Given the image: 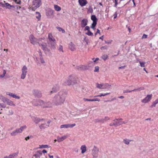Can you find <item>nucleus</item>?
Instances as JSON below:
<instances>
[{"label": "nucleus", "instance_id": "nucleus-1", "mask_svg": "<svg viewBox=\"0 0 158 158\" xmlns=\"http://www.w3.org/2000/svg\"><path fill=\"white\" fill-rule=\"evenodd\" d=\"M66 94L63 91H60L54 97L53 102L56 105H61L65 101Z\"/></svg>", "mask_w": 158, "mask_h": 158}, {"label": "nucleus", "instance_id": "nucleus-2", "mask_svg": "<svg viewBox=\"0 0 158 158\" xmlns=\"http://www.w3.org/2000/svg\"><path fill=\"white\" fill-rule=\"evenodd\" d=\"M45 40L44 38H39L38 40V43L45 53L47 54L50 52V50L48 47L47 44L45 42Z\"/></svg>", "mask_w": 158, "mask_h": 158}, {"label": "nucleus", "instance_id": "nucleus-3", "mask_svg": "<svg viewBox=\"0 0 158 158\" xmlns=\"http://www.w3.org/2000/svg\"><path fill=\"white\" fill-rule=\"evenodd\" d=\"M48 43L49 46L52 48L54 49L56 48V40L53 37L52 34L49 33L48 34Z\"/></svg>", "mask_w": 158, "mask_h": 158}, {"label": "nucleus", "instance_id": "nucleus-4", "mask_svg": "<svg viewBox=\"0 0 158 158\" xmlns=\"http://www.w3.org/2000/svg\"><path fill=\"white\" fill-rule=\"evenodd\" d=\"M41 4V0H33L32 4V9L33 10H35L40 7Z\"/></svg>", "mask_w": 158, "mask_h": 158}, {"label": "nucleus", "instance_id": "nucleus-5", "mask_svg": "<svg viewBox=\"0 0 158 158\" xmlns=\"http://www.w3.org/2000/svg\"><path fill=\"white\" fill-rule=\"evenodd\" d=\"M27 68L26 65H24L22 69V73L21 78L24 79L25 78L27 72Z\"/></svg>", "mask_w": 158, "mask_h": 158}, {"label": "nucleus", "instance_id": "nucleus-6", "mask_svg": "<svg viewBox=\"0 0 158 158\" xmlns=\"http://www.w3.org/2000/svg\"><path fill=\"white\" fill-rule=\"evenodd\" d=\"M114 122L111 123L110 124V126H114L115 127H118L121 125L123 124H125L127 123V122L122 121H118V120H116Z\"/></svg>", "mask_w": 158, "mask_h": 158}, {"label": "nucleus", "instance_id": "nucleus-7", "mask_svg": "<svg viewBox=\"0 0 158 158\" xmlns=\"http://www.w3.org/2000/svg\"><path fill=\"white\" fill-rule=\"evenodd\" d=\"M29 40L31 43L34 45L38 43L39 39L35 38L33 35H31L29 36Z\"/></svg>", "mask_w": 158, "mask_h": 158}, {"label": "nucleus", "instance_id": "nucleus-8", "mask_svg": "<svg viewBox=\"0 0 158 158\" xmlns=\"http://www.w3.org/2000/svg\"><path fill=\"white\" fill-rule=\"evenodd\" d=\"M69 79L71 82V85H73L77 83L76 78L73 75H71L69 77Z\"/></svg>", "mask_w": 158, "mask_h": 158}, {"label": "nucleus", "instance_id": "nucleus-9", "mask_svg": "<svg viewBox=\"0 0 158 158\" xmlns=\"http://www.w3.org/2000/svg\"><path fill=\"white\" fill-rule=\"evenodd\" d=\"M76 125L75 123L72 124H67L61 125L60 126L61 128H72L75 126Z\"/></svg>", "mask_w": 158, "mask_h": 158}, {"label": "nucleus", "instance_id": "nucleus-10", "mask_svg": "<svg viewBox=\"0 0 158 158\" xmlns=\"http://www.w3.org/2000/svg\"><path fill=\"white\" fill-rule=\"evenodd\" d=\"M152 96V94H148L147 96L143 99L142 100V102L146 103L150 101Z\"/></svg>", "mask_w": 158, "mask_h": 158}, {"label": "nucleus", "instance_id": "nucleus-11", "mask_svg": "<svg viewBox=\"0 0 158 158\" xmlns=\"http://www.w3.org/2000/svg\"><path fill=\"white\" fill-rule=\"evenodd\" d=\"M35 101H34L32 102V104L36 106H38V105H40L42 107V106L43 105V103H44V101L40 100H38L36 101L37 103H35Z\"/></svg>", "mask_w": 158, "mask_h": 158}, {"label": "nucleus", "instance_id": "nucleus-12", "mask_svg": "<svg viewBox=\"0 0 158 158\" xmlns=\"http://www.w3.org/2000/svg\"><path fill=\"white\" fill-rule=\"evenodd\" d=\"M76 68L79 70H85L88 69L87 66L82 65L77 66Z\"/></svg>", "mask_w": 158, "mask_h": 158}, {"label": "nucleus", "instance_id": "nucleus-13", "mask_svg": "<svg viewBox=\"0 0 158 158\" xmlns=\"http://www.w3.org/2000/svg\"><path fill=\"white\" fill-rule=\"evenodd\" d=\"M43 104L42 107L44 108H50L52 106L51 103L48 101L46 102L44 101V103Z\"/></svg>", "mask_w": 158, "mask_h": 158}, {"label": "nucleus", "instance_id": "nucleus-14", "mask_svg": "<svg viewBox=\"0 0 158 158\" xmlns=\"http://www.w3.org/2000/svg\"><path fill=\"white\" fill-rule=\"evenodd\" d=\"M59 89V85H56L54 86L52 88V90L50 92V94H52L53 93L57 92Z\"/></svg>", "mask_w": 158, "mask_h": 158}, {"label": "nucleus", "instance_id": "nucleus-15", "mask_svg": "<svg viewBox=\"0 0 158 158\" xmlns=\"http://www.w3.org/2000/svg\"><path fill=\"white\" fill-rule=\"evenodd\" d=\"M42 153L41 151H37L36 153L33 155L35 158H40V157L42 155Z\"/></svg>", "mask_w": 158, "mask_h": 158}, {"label": "nucleus", "instance_id": "nucleus-16", "mask_svg": "<svg viewBox=\"0 0 158 158\" xmlns=\"http://www.w3.org/2000/svg\"><path fill=\"white\" fill-rule=\"evenodd\" d=\"M78 2L81 6H83L87 3V2L86 0H79Z\"/></svg>", "mask_w": 158, "mask_h": 158}, {"label": "nucleus", "instance_id": "nucleus-17", "mask_svg": "<svg viewBox=\"0 0 158 158\" xmlns=\"http://www.w3.org/2000/svg\"><path fill=\"white\" fill-rule=\"evenodd\" d=\"M69 48L72 51H74L75 50L76 48L75 45L72 42H71L69 44Z\"/></svg>", "mask_w": 158, "mask_h": 158}, {"label": "nucleus", "instance_id": "nucleus-18", "mask_svg": "<svg viewBox=\"0 0 158 158\" xmlns=\"http://www.w3.org/2000/svg\"><path fill=\"white\" fill-rule=\"evenodd\" d=\"M88 21L87 19H83L81 20V26L82 27H85L87 25Z\"/></svg>", "mask_w": 158, "mask_h": 158}, {"label": "nucleus", "instance_id": "nucleus-19", "mask_svg": "<svg viewBox=\"0 0 158 158\" xmlns=\"http://www.w3.org/2000/svg\"><path fill=\"white\" fill-rule=\"evenodd\" d=\"M33 121L36 123L37 124L40 122V118L36 117L33 116L31 117Z\"/></svg>", "mask_w": 158, "mask_h": 158}, {"label": "nucleus", "instance_id": "nucleus-20", "mask_svg": "<svg viewBox=\"0 0 158 158\" xmlns=\"http://www.w3.org/2000/svg\"><path fill=\"white\" fill-rule=\"evenodd\" d=\"M34 94L37 97H40L42 96L41 92L38 90H35L34 91Z\"/></svg>", "mask_w": 158, "mask_h": 158}, {"label": "nucleus", "instance_id": "nucleus-21", "mask_svg": "<svg viewBox=\"0 0 158 158\" xmlns=\"http://www.w3.org/2000/svg\"><path fill=\"white\" fill-rule=\"evenodd\" d=\"M67 138V136L65 135H63L62 137L58 136L57 137V141L60 142L63 141L64 139Z\"/></svg>", "mask_w": 158, "mask_h": 158}, {"label": "nucleus", "instance_id": "nucleus-22", "mask_svg": "<svg viewBox=\"0 0 158 158\" xmlns=\"http://www.w3.org/2000/svg\"><path fill=\"white\" fill-rule=\"evenodd\" d=\"M84 100L85 101H100V99L98 98H93L92 99H89L87 98H84Z\"/></svg>", "mask_w": 158, "mask_h": 158}, {"label": "nucleus", "instance_id": "nucleus-23", "mask_svg": "<svg viewBox=\"0 0 158 158\" xmlns=\"http://www.w3.org/2000/svg\"><path fill=\"white\" fill-rule=\"evenodd\" d=\"M98 152V150L97 148L94 146V148L92 150V155H96Z\"/></svg>", "mask_w": 158, "mask_h": 158}, {"label": "nucleus", "instance_id": "nucleus-24", "mask_svg": "<svg viewBox=\"0 0 158 158\" xmlns=\"http://www.w3.org/2000/svg\"><path fill=\"white\" fill-rule=\"evenodd\" d=\"M94 121L95 123H102L104 122V118H97L94 120Z\"/></svg>", "mask_w": 158, "mask_h": 158}, {"label": "nucleus", "instance_id": "nucleus-25", "mask_svg": "<svg viewBox=\"0 0 158 158\" xmlns=\"http://www.w3.org/2000/svg\"><path fill=\"white\" fill-rule=\"evenodd\" d=\"M39 127L40 129H44L45 128H47L49 127V125L46 124L45 123H43L40 125Z\"/></svg>", "mask_w": 158, "mask_h": 158}, {"label": "nucleus", "instance_id": "nucleus-26", "mask_svg": "<svg viewBox=\"0 0 158 158\" xmlns=\"http://www.w3.org/2000/svg\"><path fill=\"white\" fill-rule=\"evenodd\" d=\"M18 152L13 153L10 154L9 156V158H14L16 157L18 154Z\"/></svg>", "mask_w": 158, "mask_h": 158}, {"label": "nucleus", "instance_id": "nucleus-27", "mask_svg": "<svg viewBox=\"0 0 158 158\" xmlns=\"http://www.w3.org/2000/svg\"><path fill=\"white\" fill-rule=\"evenodd\" d=\"M81 153L84 154L86 151V147L85 145H83L81 146Z\"/></svg>", "mask_w": 158, "mask_h": 158}, {"label": "nucleus", "instance_id": "nucleus-28", "mask_svg": "<svg viewBox=\"0 0 158 158\" xmlns=\"http://www.w3.org/2000/svg\"><path fill=\"white\" fill-rule=\"evenodd\" d=\"M63 84L65 85H71V82L70 81V80L69 79V77L68 79L64 81Z\"/></svg>", "mask_w": 158, "mask_h": 158}, {"label": "nucleus", "instance_id": "nucleus-29", "mask_svg": "<svg viewBox=\"0 0 158 158\" xmlns=\"http://www.w3.org/2000/svg\"><path fill=\"white\" fill-rule=\"evenodd\" d=\"M6 103H7L8 105L10 106H15V104L13 103V102L9 99Z\"/></svg>", "mask_w": 158, "mask_h": 158}, {"label": "nucleus", "instance_id": "nucleus-30", "mask_svg": "<svg viewBox=\"0 0 158 158\" xmlns=\"http://www.w3.org/2000/svg\"><path fill=\"white\" fill-rule=\"evenodd\" d=\"M132 141L131 140H129L127 139H125L123 140V142L127 145H128L129 144L130 142Z\"/></svg>", "mask_w": 158, "mask_h": 158}, {"label": "nucleus", "instance_id": "nucleus-31", "mask_svg": "<svg viewBox=\"0 0 158 158\" xmlns=\"http://www.w3.org/2000/svg\"><path fill=\"white\" fill-rule=\"evenodd\" d=\"M97 87L98 88L101 89H103V88H105V87H104V85H103V84H99L98 83H97L96 84Z\"/></svg>", "mask_w": 158, "mask_h": 158}, {"label": "nucleus", "instance_id": "nucleus-32", "mask_svg": "<svg viewBox=\"0 0 158 158\" xmlns=\"http://www.w3.org/2000/svg\"><path fill=\"white\" fill-rule=\"evenodd\" d=\"M39 55L40 56V59L41 61V62L43 64L45 63V61L44 60V59L43 58L42 56V54L41 52L40 51L39 52Z\"/></svg>", "mask_w": 158, "mask_h": 158}, {"label": "nucleus", "instance_id": "nucleus-33", "mask_svg": "<svg viewBox=\"0 0 158 158\" xmlns=\"http://www.w3.org/2000/svg\"><path fill=\"white\" fill-rule=\"evenodd\" d=\"M54 8L55 10L57 11H60L61 10V7L56 5H54Z\"/></svg>", "mask_w": 158, "mask_h": 158}, {"label": "nucleus", "instance_id": "nucleus-34", "mask_svg": "<svg viewBox=\"0 0 158 158\" xmlns=\"http://www.w3.org/2000/svg\"><path fill=\"white\" fill-rule=\"evenodd\" d=\"M54 12V10H49L48 11V12L47 13V15L50 16L52 15L53 14Z\"/></svg>", "mask_w": 158, "mask_h": 158}, {"label": "nucleus", "instance_id": "nucleus-35", "mask_svg": "<svg viewBox=\"0 0 158 158\" xmlns=\"http://www.w3.org/2000/svg\"><path fill=\"white\" fill-rule=\"evenodd\" d=\"M57 49L59 52H61L62 53L64 52L63 47L61 45H60L59 47Z\"/></svg>", "mask_w": 158, "mask_h": 158}, {"label": "nucleus", "instance_id": "nucleus-36", "mask_svg": "<svg viewBox=\"0 0 158 158\" xmlns=\"http://www.w3.org/2000/svg\"><path fill=\"white\" fill-rule=\"evenodd\" d=\"M91 19L93 20V22H97L98 20L97 19L96 17V16L94 15H92L91 16Z\"/></svg>", "mask_w": 158, "mask_h": 158}, {"label": "nucleus", "instance_id": "nucleus-37", "mask_svg": "<svg viewBox=\"0 0 158 158\" xmlns=\"http://www.w3.org/2000/svg\"><path fill=\"white\" fill-rule=\"evenodd\" d=\"M93 12V10L92 7L91 6H89L88 10L87 13H92Z\"/></svg>", "mask_w": 158, "mask_h": 158}, {"label": "nucleus", "instance_id": "nucleus-38", "mask_svg": "<svg viewBox=\"0 0 158 158\" xmlns=\"http://www.w3.org/2000/svg\"><path fill=\"white\" fill-rule=\"evenodd\" d=\"M36 18L37 19L39 20H40L41 17V15L40 13L38 12H36Z\"/></svg>", "mask_w": 158, "mask_h": 158}, {"label": "nucleus", "instance_id": "nucleus-39", "mask_svg": "<svg viewBox=\"0 0 158 158\" xmlns=\"http://www.w3.org/2000/svg\"><path fill=\"white\" fill-rule=\"evenodd\" d=\"M5 6L9 9H10L11 7H14V6H13L11 5L8 3H5Z\"/></svg>", "mask_w": 158, "mask_h": 158}, {"label": "nucleus", "instance_id": "nucleus-40", "mask_svg": "<svg viewBox=\"0 0 158 158\" xmlns=\"http://www.w3.org/2000/svg\"><path fill=\"white\" fill-rule=\"evenodd\" d=\"M158 103V99L156 100L155 101L153 102L152 105L151 106V107H155L156 105Z\"/></svg>", "mask_w": 158, "mask_h": 158}, {"label": "nucleus", "instance_id": "nucleus-41", "mask_svg": "<svg viewBox=\"0 0 158 158\" xmlns=\"http://www.w3.org/2000/svg\"><path fill=\"white\" fill-rule=\"evenodd\" d=\"M56 28L58 30V31H62L63 33H64L65 32V31L61 27H56Z\"/></svg>", "mask_w": 158, "mask_h": 158}, {"label": "nucleus", "instance_id": "nucleus-42", "mask_svg": "<svg viewBox=\"0 0 158 158\" xmlns=\"http://www.w3.org/2000/svg\"><path fill=\"white\" fill-rule=\"evenodd\" d=\"M18 133L16 129L15 131H13L12 132L10 133V135L11 136H15Z\"/></svg>", "mask_w": 158, "mask_h": 158}, {"label": "nucleus", "instance_id": "nucleus-43", "mask_svg": "<svg viewBox=\"0 0 158 158\" xmlns=\"http://www.w3.org/2000/svg\"><path fill=\"white\" fill-rule=\"evenodd\" d=\"M97 23V22H93V23L92 24V26L91 27V28L92 29H94V27L96 26Z\"/></svg>", "mask_w": 158, "mask_h": 158}, {"label": "nucleus", "instance_id": "nucleus-44", "mask_svg": "<svg viewBox=\"0 0 158 158\" xmlns=\"http://www.w3.org/2000/svg\"><path fill=\"white\" fill-rule=\"evenodd\" d=\"M8 99L3 97L1 100L4 103H6Z\"/></svg>", "mask_w": 158, "mask_h": 158}, {"label": "nucleus", "instance_id": "nucleus-45", "mask_svg": "<svg viewBox=\"0 0 158 158\" xmlns=\"http://www.w3.org/2000/svg\"><path fill=\"white\" fill-rule=\"evenodd\" d=\"M48 146L47 145H42L40 146L39 147L40 148H48Z\"/></svg>", "mask_w": 158, "mask_h": 158}, {"label": "nucleus", "instance_id": "nucleus-46", "mask_svg": "<svg viewBox=\"0 0 158 158\" xmlns=\"http://www.w3.org/2000/svg\"><path fill=\"white\" fill-rule=\"evenodd\" d=\"M108 57V56L107 55H103L101 57L104 60H106Z\"/></svg>", "mask_w": 158, "mask_h": 158}, {"label": "nucleus", "instance_id": "nucleus-47", "mask_svg": "<svg viewBox=\"0 0 158 158\" xmlns=\"http://www.w3.org/2000/svg\"><path fill=\"white\" fill-rule=\"evenodd\" d=\"M113 40H109L107 41H105V42L106 44H110L112 42Z\"/></svg>", "mask_w": 158, "mask_h": 158}, {"label": "nucleus", "instance_id": "nucleus-48", "mask_svg": "<svg viewBox=\"0 0 158 158\" xmlns=\"http://www.w3.org/2000/svg\"><path fill=\"white\" fill-rule=\"evenodd\" d=\"M108 46L107 45H106L105 46L102 47L101 48V49L102 50H106L108 49Z\"/></svg>", "mask_w": 158, "mask_h": 158}, {"label": "nucleus", "instance_id": "nucleus-49", "mask_svg": "<svg viewBox=\"0 0 158 158\" xmlns=\"http://www.w3.org/2000/svg\"><path fill=\"white\" fill-rule=\"evenodd\" d=\"M86 34L89 36H92L93 35V33L91 32L90 30L88 31L86 33Z\"/></svg>", "mask_w": 158, "mask_h": 158}, {"label": "nucleus", "instance_id": "nucleus-50", "mask_svg": "<svg viewBox=\"0 0 158 158\" xmlns=\"http://www.w3.org/2000/svg\"><path fill=\"white\" fill-rule=\"evenodd\" d=\"M103 85H104V87H105V88H103V89H107L108 87L109 88L110 86V85L108 84H103Z\"/></svg>", "mask_w": 158, "mask_h": 158}, {"label": "nucleus", "instance_id": "nucleus-51", "mask_svg": "<svg viewBox=\"0 0 158 158\" xmlns=\"http://www.w3.org/2000/svg\"><path fill=\"white\" fill-rule=\"evenodd\" d=\"M139 63L140 64V65L141 67H145V63L144 62H141L140 61H139Z\"/></svg>", "mask_w": 158, "mask_h": 158}, {"label": "nucleus", "instance_id": "nucleus-52", "mask_svg": "<svg viewBox=\"0 0 158 158\" xmlns=\"http://www.w3.org/2000/svg\"><path fill=\"white\" fill-rule=\"evenodd\" d=\"M14 94V93H11L9 92H6V94L7 95H8L9 96H10L11 97H13V95Z\"/></svg>", "mask_w": 158, "mask_h": 158}, {"label": "nucleus", "instance_id": "nucleus-53", "mask_svg": "<svg viewBox=\"0 0 158 158\" xmlns=\"http://www.w3.org/2000/svg\"><path fill=\"white\" fill-rule=\"evenodd\" d=\"M12 97L18 99H19L20 98V97L19 96H17L15 94H14L13 95V97Z\"/></svg>", "mask_w": 158, "mask_h": 158}, {"label": "nucleus", "instance_id": "nucleus-54", "mask_svg": "<svg viewBox=\"0 0 158 158\" xmlns=\"http://www.w3.org/2000/svg\"><path fill=\"white\" fill-rule=\"evenodd\" d=\"M6 70H4L3 74L0 75L1 77H2V78L3 77L5 76V75L6 74Z\"/></svg>", "mask_w": 158, "mask_h": 158}, {"label": "nucleus", "instance_id": "nucleus-55", "mask_svg": "<svg viewBox=\"0 0 158 158\" xmlns=\"http://www.w3.org/2000/svg\"><path fill=\"white\" fill-rule=\"evenodd\" d=\"M13 114V112L12 110H9L8 111V115H12Z\"/></svg>", "mask_w": 158, "mask_h": 158}, {"label": "nucleus", "instance_id": "nucleus-56", "mask_svg": "<svg viewBox=\"0 0 158 158\" xmlns=\"http://www.w3.org/2000/svg\"><path fill=\"white\" fill-rule=\"evenodd\" d=\"M27 127L26 125L23 126H22L20 127V129L21 130V131L22 132Z\"/></svg>", "mask_w": 158, "mask_h": 158}, {"label": "nucleus", "instance_id": "nucleus-57", "mask_svg": "<svg viewBox=\"0 0 158 158\" xmlns=\"http://www.w3.org/2000/svg\"><path fill=\"white\" fill-rule=\"evenodd\" d=\"M6 107V105L3 103H0V108H5Z\"/></svg>", "mask_w": 158, "mask_h": 158}, {"label": "nucleus", "instance_id": "nucleus-58", "mask_svg": "<svg viewBox=\"0 0 158 158\" xmlns=\"http://www.w3.org/2000/svg\"><path fill=\"white\" fill-rule=\"evenodd\" d=\"M99 68L98 66H97L95 67V69L94 70V72H98L99 71Z\"/></svg>", "mask_w": 158, "mask_h": 158}, {"label": "nucleus", "instance_id": "nucleus-59", "mask_svg": "<svg viewBox=\"0 0 158 158\" xmlns=\"http://www.w3.org/2000/svg\"><path fill=\"white\" fill-rule=\"evenodd\" d=\"M132 92V91L131 90H129L128 89H127L126 90H124L123 91V92L124 93H130Z\"/></svg>", "mask_w": 158, "mask_h": 158}, {"label": "nucleus", "instance_id": "nucleus-60", "mask_svg": "<svg viewBox=\"0 0 158 158\" xmlns=\"http://www.w3.org/2000/svg\"><path fill=\"white\" fill-rule=\"evenodd\" d=\"M114 0V3H115V4L114 5V6L115 7H116L117 6V5H118V2H117V0Z\"/></svg>", "mask_w": 158, "mask_h": 158}, {"label": "nucleus", "instance_id": "nucleus-61", "mask_svg": "<svg viewBox=\"0 0 158 158\" xmlns=\"http://www.w3.org/2000/svg\"><path fill=\"white\" fill-rule=\"evenodd\" d=\"M104 121H106L110 119V118L107 116L105 117L104 118Z\"/></svg>", "mask_w": 158, "mask_h": 158}, {"label": "nucleus", "instance_id": "nucleus-62", "mask_svg": "<svg viewBox=\"0 0 158 158\" xmlns=\"http://www.w3.org/2000/svg\"><path fill=\"white\" fill-rule=\"evenodd\" d=\"M14 1L18 4H20L21 3V1L20 0H14Z\"/></svg>", "mask_w": 158, "mask_h": 158}, {"label": "nucleus", "instance_id": "nucleus-63", "mask_svg": "<svg viewBox=\"0 0 158 158\" xmlns=\"http://www.w3.org/2000/svg\"><path fill=\"white\" fill-rule=\"evenodd\" d=\"M85 31L87 30L88 31H89L90 30H89V27L88 26H86L85 27Z\"/></svg>", "mask_w": 158, "mask_h": 158}, {"label": "nucleus", "instance_id": "nucleus-64", "mask_svg": "<svg viewBox=\"0 0 158 158\" xmlns=\"http://www.w3.org/2000/svg\"><path fill=\"white\" fill-rule=\"evenodd\" d=\"M148 35L145 34H143L142 36V39L146 38L147 37Z\"/></svg>", "mask_w": 158, "mask_h": 158}]
</instances>
